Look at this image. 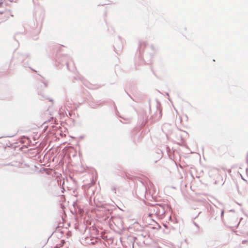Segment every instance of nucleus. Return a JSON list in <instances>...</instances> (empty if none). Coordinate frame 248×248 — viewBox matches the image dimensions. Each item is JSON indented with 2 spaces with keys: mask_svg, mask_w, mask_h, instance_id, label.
Here are the masks:
<instances>
[{
  "mask_svg": "<svg viewBox=\"0 0 248 248\" xmlns=\"http://www.w3.org/2000/svg\"><path fill=\"white\" fill-rule=\"evenodd\" d=\"M38 93L39 95L42 96V98H40L41 99H42V98H46L44 94V93H42L41 92H38Z\"/></svg>",
  "mask_w": 248,
  "mask_h": 248,
  "instance_id": "5",
  "label": "nucleus"
},
{
  "mask_svg": "<svg viewBox=\"0 0 248 248\" xmlns=\"http://www.w3.org/2000/svg\"><path fill=\"white\" fill-rule=\"evenodd\" d=\"M101 237L104 240H107L108 239L107 236L105 235V234H102L101 235Z\"/></svg>",
  "mask_w": 248,
  "mask_h": 248,
  "instance_id": "6",
  "label": "nucleus"
},
{
  "mask_svg": "<svg viewBox=\"0 0 248 248\" xmlns=\"http://www.w3.org/2000/svg\"><path fill=\"white\" fill-rule=\"evenodd\" d=\"M71 61V59L69 56L63 55L62 56V59L60 62L62 63V64H63V62H64L67 66V68H68L69 62Z\"/></svg>",
  "mask_w": 248,
  "mask_h": 248,
  "instance_id": "1",
  "label": "nucleus"
},
{
  "mask_svg": "<svg viewBox=\"0 0 248 248\" xmlns=\"http://www.w3.org/2000/svg\"><path fill=\"white\" fill-rule=\"evenodd\" d=\"M61 243H62V244H61V246L63 245V244L64 243V240H62L61 241Z\"/></svg>",
  "mask_w": 248,
  "mask_h": 248,
  "instance_id": "9",
  "label": "nucleus"
},
{
  "mask_svg": "<svg viewBox=\"0 0 248 248\" xmlns=\"http://www.w3.org/2000/svg\"><path fill=\"white\" fill-rule=\"evenodd\" d=\"M20 57H21V61H23L28 57V55L27 54H25V55L20 54Z\"/></svg>",
  "mask_w": 248,
  "mask_h": 248,
  "instance_id": "3",
  "label": "nucleus"
},
{
  "mask_svg": "<svg viewBox=\"0 0 248 248\" xmlns=\"http://www.w3.org/2000/svg\"><path fill=\"white\" fill-rule=\"evenodd\" d=\"M90 241V243L92 245H94L97 242V239L96 238L91 239Z\"/></svg>",
  "mask_w": 248,
  "mask_h": 248,
  "instance_id": "4",
  "label": "nucleus"
},
{
  "mask_svg": "<svg viewBox=\"0 0 248 248\" xmlns=\"http://www.w3.org/2000/svg\"><path fill=\"white\" fill-rule=\"evenodd\" d=\"M49 101L52 102L53 100H52V99H50Z\"/></svg>",
  "mask_w": 248,
  "mask_h": 248,
  "instance_id": "13",
  "label": "nucleus"
},
{
  "mask_svg": "<svg viewBox=\"0 0 248 248\" xmlns=\"http://www.w3.org/2000/svg\"><path fill=\"white\" fill-rule=\"evenodd\" d=\"M142 46H145L144 43H142V44H140V47H141Z\"/></svg>",
  "mask_w": 248,
  "mask_h": 248,
  "instance_id": "11",
  "label": "nucleus"
},
{
  "mask_svg": "<svg viewBox=\"0 0 248 248\" xmlns=\"http://www.w3.org/2000/svg\"><path fill=\"white\" fill-rule=\"evenodd\" d=\"M117 115L121 118L122 119H124L122 116H121V115H119L118 114H117Z\"/></svg>",
  "mask_w": 248,
  "mask_h": 248,
  "instance_id": "12",
  "label": "nucleus"
},
{
  "mask_svg": "<svg viewBox=\"0 0 248 248\" xmlns=\"http://www.w3.org/2000/svg\"><path fill=\"white\" fill-rule=\"evenodd\" d=\"M9 137H12L13 136H9Z\"/></svg>",
  "mask_w": 248,
  "mask_h": 248,
  "instance_id": "14",
  "label": "nucleus"
},
{
  "mask_svg": "<svg viewBox=\"0 0 248 248\" xmlns=\"http://www.w3.org/2000/svg\"><path fill=\"white\" fill-rule=\"evenodd\" d=\"M42 84H43V86L45 88H46L47 87V83L46 82H43Z\"/></svg>",
  "mask_w": 248,
  "mask_h": 248,
  "instance_id": "7",
  "label": "nucleus"
},
{
  "mask_svg": "<svg viewBox=\"0 0 248 248\" xmlns=\"http://www.w3.org/2000/svg\"><path fill=\"white\" fill-rule=\"evenodd\" d=\"M122 48H123V46L122 47H119L118 46H116V47H115V49L116 50V52L118 54H119V52H120L122 50Z\"/></svg>",
  "mask_w": 248,
  "mask_h": 248,
  "instance_id": "2",
  "label": "nucleus"
},
{
  "mask_svg": "<svg viewBox=\"0 0 248 248\" xmlns=\"http://www.w3.org/2000/svg\"><path fill=\"white\" fill-rule=\"evenodd\" d=\"M2 4H3V1L2 0H0V7H1Z\"/></svg>",
  "mask_w": 248,
  "mask_h": 248,
  "instance_id": "8",
  "label": "nucleus"
},
{
  "mask_svg": "<svg viewBox=\"0 0 248 248\" xmlns=\"http://www.w3.org/2000/svg\"><path fill=\"white\" fill-rule=\"evenodd\" d=\"M122 240H123V238L121 237V238H120V241H121V242L122 243V245H123V242H122Z\"/></svg>",
  "mask_w": 248,
  "mask_h": 248,
  "instance_id": "10",
  "label": "nucleus"
}]
</instances>
